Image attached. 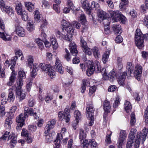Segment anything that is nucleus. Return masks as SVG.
<instances>
[{
	"label": "nucleus",
	"mask_w": 148,
	"mask_h": 148,
	"mask_svg": "<svg viewBox=\"0 0 148 148\" xmlns=\"http://www.w3.org/2000/svg\"><path fill=\"white\" fill-rule=\"evenodd\" d=\"M55 67L59 73L61 74H62L63 73V68L62 67V65L59 66L58 65L57 66H55Z\"/></svg>",
	"instance_id": "obj_56"
},
{
	"label": "nucleus",
	"mask_w": 148,
	"mask_h": 148,
	"mask_svg": "<svg viewBox=\"0 0 148 148\" xmlns=\"http://www.w3.org/2000/svg\"><path fill=\"white\" fill-rule=\"evenodd\" d=\"M69 47L71 53L74 56H76L78 52L75 43L71 42L69 45Z\"/></svg>",
	"instance_id": "obj_22"
},
{
	"label": "nucleus",
	"mask_w": 148,
	"mask_h": 148,
	"mask_svg": "<svg viewBox=\"0 0 148 148\" xmlns=\"http://www.w3.org/2000/svg\"><path fill=\"white\" fill-rule=\"evenodd\" d=\"M0 38L5 41L10 40L11 38L10 36L6 33L4 31H0Z\"/></svg>",
	"instance_id": "obj_26"
},
{
	"label": "nucleus",
	"mask_w": 148,
	"mask_h": 148,
	"mask_svg": "<svg viewBox=\"0 0 148 148\" xmlns=\"http://www.w3.org/2000/svg\"><path fill=\"white\" fill-rule=\"evenodd\" d=\"M74 115L75 120L79 121L82 118L81 113L78 110H75L74 111Z\"/></svg>",
	"instance_id": "obj_41"
},
{
	"label": "nucleus",
	"mask_w": 148,
	"mask_h": 148,
	"mask_svg": "<svg viewBox=\"0 0 148 148\" xmlns=\"http://www.w3.org/2000/svg\"><path fill=\"white\" fill-rule=\"evenodd\" d=\"M95 64L96 65L97 69V72H101L103 77V78L105 80H108V77L107 75L106 69L105 68L101 69V66L99 62L97 61H95Z\"/></svg>",
	"instance_id": "obj_11"
},
{
	"label": "nucleus",
	"mask_w": 148,
	"mask_h": 148,
	"mask_svg": "<svg viewBox=\"0 0 148 148\" xmlns=\"http://www.w3.org/2000/svg\"><path fill=\"white\" fill-rule=\"evenodd\" d=\"M110 53V51L107 50L103 55L102 60L104 64L106 63L108 61Z\"/></svg>",
	"instance_id": "obj_30"
},
{
	"label": "nucleus",
	"mask_w": 148,
	"mask_h": 148,
	"mask_svg": "<svg viewBox=\"0 0 148 148\" xmlns=\"http://www.w3.org/2000/svg\"><path fill=\"white\" fill-rule=\"evenodd\" d=\"M58 116L60 119H64L66 122V116L63 113V112L60 111L58 113Z\"/></svg>",
	"instance_id": "obj_48"
},
{
	"label": "nucleus",
	"mask_w": 148,
	"mask_h": 148,
	"mask_svg": "<svg viewBox=\"0 0 148 148\" xmlns=\"http://www.w3.org/2000/svg\"><path fill=\"white\" fill-rule=\"evenodd\" d=\"M86 116H91L93 115L95 109L92 103H89L87 104L86 108Z\"/></svg>",
	"instance_id": "obj_15"
},
{
	"label": "nucleus",
	"mask_w": 148,
	"mask_h": 148,
	"mask_svg": "<svg viewBox=\"0 0 148 148\" xmlns=\"http://www.w3.org/2000/svg\"><path fill=\"white\" fill-rule=\"evenodd\" d=\"M106 23H103L104 25V28L105 33L106 34H108L110 33V28L109 25L110 21H109L106 22Z\"/></svg>",
	"instance_id": "obj_40"
},
{
	"label": "nucleus",
	"mask_w": 148,
	"mask_h": 148,
	"mask_svg": "<svg viewBox=\"0 0 148 148\" xmlns=\"http://www.w3.org/2000/svg\"><path fill=\"white\" fill-rule=\"evenodd\" d=\"M61 142L60 140L56 139L54 141V144L56 145V147H55L54 148H59L60 146Z\"/></svg>",
	"instance_id": "obj_64"
},
{
	"label": "nucleus",
	"mask_w": 148,
	"mask_h": 148,
	"mask_svg": "<svg viewBox=\"0 0 148 148\" xmlns=\"http://www.w3.org/2000/svg\"><path fill=\"white\" fill-rule=\"evenodd\" d=\"M148 34H145L144 35L139 29H137L135 33L134 38L135 43L138 48L141 49L144 46V38L147 37Z\"/></svg>",
	"instance_id": "obj_2"
},
{
	"label": "nucleus",
	"mask_w": 148,
	"mask_h": 148,
	"mask_svg": "<svg viewBox=\"0 0 148 148\" xmlns=\"http://www.w3.org/2000/svg\"><path fill=\"white\" fill-rule=\"evenodd\" d=\"M24 113L25 117L28 116L27 114H30L31 116H33L34 118L36 119H38V117L37 115V112H38L37 109L34 108L33 109L32 108H29L26 106L24 107Z\"/></svg>",
	"instance_id": "obj_10"
},
{
	"label": "nucleus",
	"mask_w": 148,
	"mask_h": 148,
	"mask_svg": "<svg viewBox=\"0 0 148 148\" xmlns=\"http://www.w3.org/2000/svg\"><path fill=\"white\" fill-rule=\"evenodd\" d=\"M69 108H66L64 111V112L63 113L66 116V122L67 123L69 121L70 118V115L69 113Z\"/></svg>",
	"instance_id": "obj_44"
},
{
	"label": "nucleus",
	"mask_w": 148,
	"mask_h": 148,
	"mask_svg": "<svg viewBox=\"0 0 148 148\" xmlns=\"http://www.w3.org/2000/svg\"><path fill=\"white\" fill-rule=\"evenodd\" d=\"M10 132H6L0 138L1 140H5L7 138L8 140H11V144L13 145L15 144L17 142V138L14 134H12L9 135Z\"/></svg>",
	"instance_id": "obj_8"
},
{
	"label": "nucleus",
	"mask_w": 148,
	"mask_h": 148,
	"mask_svg": "<svg viewBox=\"0 0 148 148\" xmlns=\"http://www.w3.org/2000/svg\"><path fill=\"white\" fill-rule=\"evenodd\" d=\"M80 45L82 49L87 47L86 42L83 38L82 36L80 37Z\"/></svg>",
	"instance_id": "obj_47"
},
{
	"label": "nucleus",
	"mask_w": 148,
	"mask_h": 148,
	"mask_svg": "<svg viewBox=\"0 0 148 148\" xmlns=\"http://www.w3.org/2000/svg\"><path fill=\"white\" fill-rule=\"evenodd\" d=\"M24 113L25 117L28 116L27 114H30L31 116H33L34 118L36 119H38V117L37 115V112H38L37 109L34 108L33 109L32 108H29L26 106L24 107Z\"/></svg>",
	"instance_id": "obj_9"
},
{
	"label": "nucleus",
	"mask_w": 148,
	"mask_h": 148,
	"mask_svg": "<svg viewBox=\"0 0 148 148\" xmlns=\"http://www.w3.org/2000/svg\"><path fill=\"white\" fill-rule=\"evenodd\" d=\"M23 79L18 78L17 79L16 83L17 85L18 86V89H21V86L23 85Z\"/></svg>",
	"instance_id": "obj_52"
},
{
	"label": "nucleus",
	"mask_w": 148,
	"mask_h": 148,
	"mask_svg": "<svg viewBox=\"0 0 148 148\" xmlns=\"http://www.w3.org/2000/svg\"><path fill=\"white\" fill-rule=\"evenodd\" d=\"M127 134L125 131L121 130L120 132L119 138L118 142V147L119 148H122L124 140L126 139Z\"/></svg>",
	"instance_id": "obj_13"
},
{
	"label": "nucleus",
	"mask_w": 148,
	"mask_h": 148,
	"mask_svg": "<svg viewBox=\"0 0 148 148\" xmlns=\"http://www.w3.org/2000/svg\"><path fill=\"white\" fill-rule=\"evenodd\" d=\"M62 30L64 32H66L67 33L72 35L74 31V29L72 26L71 24L66 26L62 28Z\"/></svg>",
	"instance_id": "obj_28"
},
{
	"label": "nucleus",
	"mask_w": 148,
	"mask_h": 148,
	"mask_svg": "<svg viewBox=\"0 0 148 148\" xmlns=\"http://www.w3.org/2000/svg\"><path fill=\"white\" fill-rule=\"evenodd\" d=\"M47 24V22L46 19H44L42 21V23L40 27V30L41 31L44 30L45 27Z\"/></svg>",
	"instance_id": "obj_55"
},
{
	"label": "nucleus",
	"mask_w": 148,
	"mask_h": 148,
	"mask_svg": "<svg viewBox=\"0 0 148 148\" xmlns=\"http://www.w3.org/2000/svg\"><path fill=\"white\" fill-rule=\"evenodd\" d=\"M109 13L111 17L114 20V21L117 22L119 21H121L123 23H124L126 21V18L124 16L121 15L119 11L110 10Z\"/></svg>",
	"instance_id": "obj_5"
},
{
	"label": "nucleus",
	"mask_w": 148,
	"mask_h": 148,
	"mask_svg": "<svg viewBox=\"0 0 148 148\" xmlns=\"http://www.w3.org/2000/svg\"><path fill=\"white\" fill-rule=\"evenodd\" d=\"M50 41L53 48L54 49H56L58 47V44L57 42L56 38L53 37H51L50 38Z\"/></svg>",
	"instance_id": "obj_38"
},
{
	"label": "nucleus",
	"mask_w": 148,
	"mask_h": 148,
	"mask_svg": "<svg viewBox=\"0 0 148 148\" xmlns=\"http://www.w3.org/2000/svg\"><path fill=\"white\" fill-rule=\"evenodd\" d=\"M81 145L82 148H88L89 142L85 138L83 140H80Z\"/></svg>",
	"instance_id": "obj_39"
},
{
	"label": "nucleus",
	"mask_w": 148,
	"mask_h": 148,
	"mask_svg": "<svg viewBox=\"0 0 148 148\" xmlns=\"http://www.w3.org/2000/svg\"><path fill=\"white\" fill-rule=\"evenodd\" d=\"M25 6L27 10L30 12H32L34 9V6L30 2H26L25 3Z\"/></svg>",
	"instance_id": "obj_31"
},
{
	"label": "nucleus",
	"mask_w": 148,
	"mask_h": 148,
	"mask_svg": "<svg viewBox=\"0 0 148 148\" xmlns=\"http://www.w3.org/2000/svg\"><path fill=\"white\" fill-rule=\"evenodd\" d=\"M67 6L70 9L72 10L73 13H75V12L77 11V10L75 9L74 5L71 0H68L67 1Z\"/></svg>",
	"instance_id": "obj_33"
},
{
	"label": "nucleus",
	"mask_w": 148,
	"mask_h": 148,
	"mask_svg": "<svg viewBox=\"0 0 148 148\" xmlns=\"http://www.w3.org/2000/svg\"><path fill=\"white\" fill-rule=\"evenodd\" d=\"M65 50L66 54L65 55L64 57L66 59V60L67 61H69L70 60L71 58V57L70 56V53L67 49L65 48Z\"/></svg>",
	"instance_id": "obj_58"
},
{
	"label": "nucleus",
	"mask_w": 148,
	"mask_h": 148,
	"mask_svg": "<svg viewBox=\"0 0 148 148\" xmlns=\"http://www.w3.org/2000/svg\"><path fill=\"white\" fill-rule=\"evenodd\" d=\"M93 54L96 58H98L100 56L99 49L97 47H94L92 49Z\"/></svg>",
	"instance_id": "obj_35"
},
{
	"label": "nucleus",
	"mask_w": 148,
	"mask_h": 148,
	"mask_svg": "<svg viewBox=\"0 0 148 148\" xmlns=\"http://www.w3.org/2000/svg\"><path fill=\"white\" fill-rule=\"evenodd\" d=\"M124 108L127 112H128L132 109L131 104L129 101H126L124 104Z\"/></svg>",
	"instance_id": "obj_37"
},
{
	"label": "nucleus",
	"mask_w": 148,
	"mask_h": 148,
	"mask_svg": "<svg viewBox=\"0 0 148 148\" xmlns=\"http://www.w3.org/2000/svg\"><path fill=\"white\" fill-rule=\"evenodd\" d=\"M91 6L92 8H95L96 10H99V4L95 1H93L92 2Z\"/></svg>",
	"instance_id": "obj_63"
},
{
	"label": "nucleus",
	"mask_w": 148,
	"mask_h": 148,
	"mask_svg": "<svg viewBox=\"0 0 148 148\" xmlns=\"http://www.w3.org/2000/svg\"><path fill=\"white\" fill-rule=\"evenodd\" d=\"M89 144H90L91 148H97V144L94 140H89Z\"/></svg>",
	"instance_id": "obj_50"
},
{
	"label": "nucleus",
	"mask_w": 148,
	"mask_h": 148,
	"mask_svg": "<svg viewBox=\"0 0 148 148\" xmlns=\"http://www.w3.org/2000/svg\"><path fill=\"white\" fill-rule=\"evenodd\" d=\"M127 73L125 72H123L121 75L116 76V78L117 79V81L119 84L121 85H124L125 84L124 81L125 79L126 75Z\"/></svg>",
	"instance_id": "obj_20"
},
{
	"label": "nucleus",
	"mask_w": 148,
	"mask_h": 148,
	"mask_svg": "<svg viewBox=\"0 0 148 148\" xmlns=\"http://www.w3.org/2000/svg\"><path fill=\"white\" fill-rule=\"evenodd\" d=\"M121 2L120 3L119 8L120 9H122L124 8V6L128 4V0H121Z\"/></svg>",
	"instance_id": "obj_53"
},
{
	"label": "nucleus",
	"mask_w": 148,
	"mask_h": 148,
	"mask_svg": "<svg viewBox=\"0 0 148 148\" xmlns=\"http://www.w3.org/2000/svg\"><path fill=\"white\" fill-rule=\"evenodd\" d=\"M103 106L104 110L107 112H109L110 108L109 102L107 100H105L104 102Z\"/></svg>",
	"instance_id": "obj_36"
},
{
	"label": "nucleus",
	"mask_w": 148,
	"mask_h": 148,
	"mask_svg": "<svg viewBox=\"0 0 148 148\" xmlns=\"http://www.w3.org/2000/svg\"><path fill=\"white\" fill-rule=\"evenodd\" d=\"M22 16V18L23 20L26 21L28 18V16L27 13L25 11H23L21 13V14H20Z\"/></svg>",
	"instance_id": "obj_54"
},
{
	"label": "nucleus",
	"mask_w": 148,
	"mask_h": 148,
	"mask_svg": "<svg viewBox=\"0 0 148 148\" xmlns=\"http://www.w3.org/2000/svg\"><path fill=\"white\" fill-rule=\"evenodd\" d=\"M26 118L27 117L25 116V113L24 114H20L16 119V121L17 123V125L22 127L24 124V122Z\"/></svg>",
	"instance_id": "obj_17"
},
{
	"label": "nucleus",
	"mask_w": 148,
	"mask_h": 148,
	"mask_svg": "<svg viewBox=\"0 0 148 148\" xmlns=\"http://www.w3.org/2000/svg\"><path fill=\"white\" fill-rule=\"evenodd\" d=\"M34 18L38 20L39 19L40 17V14L38 10H36L34 12Z\"/></svg>",
	"instance_id": "obj_61"
},
{
	"label": "nucleus",
	"mask_w": 148,
	"mask_h": 148,
	"mask_svg": "<svg viewBox=\"0 0 148 148\" xmlns=\"http://www.w3.org/2000/svg\"><path fill=\"white\" fill-rule=\"evenodd\" d=\"M16 95L19 98L20 101H21L24 99L26 96L25 93L23 92L21 89H16Z\"/></svg>",
	"instance_id": "obj_23"
},
{
	"label": "nucleus",
	"mask_w": 148,
	"mask_h": 148,
	"mask_svg": "<svg viewBox=\"0 0 148 148\" xmlns=\"http://www.w3.org/2000/svg\"><path fill=\"white\" fill-rule=\"evenodd\" d=\"M81 3L82 5V7L84 9L88 10L89 14L90 13V6L88 3V2L87 0H81Z\"/></svg>",
	"instance_id": "obj_27"
},
{
	"label": "nucleus",
	"mask_w": 148,
	"mask_h": 148,
	"mask_svg": "<svg viewBox=\"0 0 148 148\" xmlns=\"http://www.w3.org/2000/svg\"><path fill=\"white\" fill-rule=\"evenodd\" d=\"M88 64L89 65L86 71V74L88 76H90L93 74L96 68H97L96 65L92 61H89Z\"/></svg>",
	"instance_id": "obj_14"
},
{
	"label": "nucleus",
	"mask_w": 148,
	"mask_h": 148,
	"mask_svg": "<svg viewBox=\"0 0 148 148\" xmlns=\"http://www.w3.org/2000/svg\"><path fill=\"white\" fill-rule=\"evenodd\" d=\"M18 77L22 79L26 78V75L25 72L23 70H20L18 73Z\"/></svg>",
	"instance_id": "obj_45"
},
{
	"label": "nucleus",
	"mask_w": 148,
	"mask_h": 148,
	"mask_svg": "<svg viewBox=\"0 0 148 148\" xmlns=\"http://www.w3.org/2000/svg\"><path fill=\"white\" fill-rule=\"evenodd\" d=\"M16 32L19 37H23L25 35V33L24 29L21 26H17L16 28Z\"/></svg>",
	"instance_id": "obj_21"
},
{
	"label": "nucleus",
	"mask_w": 148,
	"mask_h": 148,
	"mask_svg": "<svg viewBox=\"0 0 148 148\" xmlns=\"http://www.w3.org/2000/svg\"><path fill=\"white\" fill-rule=\"evenodd\" d=\"M27 60L28 66L31 69L32 68L31 72V76L34 77L36 75V72L38 70V65L35 63L34 64V60L32 56H28L27 57Z\"/></svg>",
	"instance_id": "obj_4"
},
{
	"label": "nucleus",
	"mask_w": 148,
	"mask_h": 148,
	"mask_svg": "<svg viewBox=\"0 0 148 148\" xmlns=\"http://www.w3.org/2000/svg\"><path fill=\"white\" fill-rule=\"evenodd\" d=\"M136 132L137 130L135 129H131L129 136L128 141L127 143V148H131L133 145L134 148L135 141L136 139V138L135 139H134L135 138V134L136 133Z\"/></svg>",
	"instance_id": "obj_7"
},
{
	"label": "nucleus",
	"mask_w": 148,
	"mask_h": 148,
	"mask_svg": "<svg viewBox=\"0 0 148 148\" xmlns=\"http://www.w3.org/2000/svg\"><path fill=\"white\" fill-rule=\"evenodd\" d=\"M16 74L15 73V71H12V72L11 74V76L10 77L9 80L12 81L14 82L16 79Z\"/></svg>",
	"instance_id": "obj_57"
},
{
	"label": "nucleus",
	"mask_w": 148,
	"mask_h": 148,
	"mask_svg": "<svg viewBox=\"0 0 148 148\" xmlns=\"http://www.w3.org/2000/svg\"><path fill=\"white\" fill-rule=\"evenodd\" d=\"M126 70L127 72V75L131 76V74L134 73L135 77L138 81L140 79L142 73V67L139 64H137L135 66V70L134 71V67L131 63L128 62L126 66Z\"/></svg>",
	"instance_id": "obj_1"
},
{
	"label": "nucleus",
	"mask_w": 148,
	"mask_h": 148,
	"mask_svg": "<svg viewBox=\"0 0 148 148\" xmlns=\"http://www.w3.org/2000/svg\"><path fill=\"white\" fill-rule=\"evenodd\" d=\"M122 58L119 57H118L117 59V64L119 68V69L121 70L123 67L122 63Z\"/></svg>",
	"instance_id": "obj_46"
},
{
	"label": "nucleus",
	"mask_w": 148,
	"mask_h": 148,
	"mask_svg": "<svg viewBox=\"0 0 148 148\" xmlns=\"http://www.w3.org/2000/svg\"><path fill=\"white\" fill-rule=\"evenodd\" d=\"M12 88L9 90V93L8 95V99L11 102H13L15 99V95L14 93V88H15L14 86H12Z\"/></svg>",
	"instance_id": "obj_24"
},
{
	"label": "nucleus",
	"mask_w": 148,
	"mask_h": 148,
	"mask_svg": "<svg viewBox=\"0 0 148 148\" xmlns=\"http://www.w3.org/2000/svg\"><path fill=\"white\" fill-rule=\"evenodd\" d=\"M130 125L132 126H133L135 125L136 122L135 115L134 112H132L130 115Z\"/></svg>",
	"instance_id": "obj_43"
},
{
	"label": "nucleus",
	"mask_w": 148,
	"mask_h": 148,
	"mask_svg": "<svg viewBox=\"0 0 148 148\" xmlns=\"http://www.w3.org/2000/svg\"><path fill=\"white\" fill-rule=\"evenodd\" d=\"M83 51L86 54L88 55H91L92 53V49H90L87 46L82 49Z\"/></svg>",
	"instance_id": "obj_49"
},
{
	"label": "nucleus",
	"mask_w": 148,
	"mask_h": 148,
	"mask_svg": "<svg viewBox=\"0 0 148 148\" xmlns=\"http://www.w3.org/2000/svg\"><path fill=\"white\" fill-rule=\"evenodd\" d=\"M0 5L1 8L3 11L5 12L10 16L13 14V9L10 6L5 5L4 3V1L3 0L0 1Z\"/></svg>",
	"instance_id": "obj_12"
},
{
	"label": "nucleus",
	"mask_w": 148,
	"mask_h": 148,
	"mask_svg": "<svg viewBox=\"0 0 148 148\" xmlns=\"http://www.w3.org/2000/svg\"><path fill=\"white\" fill-rule=\"evenodd\" d=\"M69 134L67 131L65 127L62 128L60 134H58L57 135L56 139L58 140H60L63 138V137L66 136H68Z\"/></svg>",
	"instance_id": "obj_19"
},
{
	"label": "nucleus",
	"mask_w": 148,
	"mask_h": 148,
	"mask_svg": "<svg viewBox=\"0 0 148 148\" xmlns=\"http://www.w3.org/2000/svg\"><path fill=\"white\" fill-rule=\"evenodd\" d=\"M112 134V133L111 132L109 134H108L106 135V142L107 144H110L111 143V141L110 139V136Z\"/></svg>",
	"instance_id": "obj_62"
},
{
	"label": "nucleus",
	"mask_w": 148,
	"mask_h": 148,
	"mask_svg": "<svg viewBox=\"0 0 148 148\" xmlns=\"http://www.w3.org/2000/svg\"><path fill=\"white\" fill-rule=\"evenodd\" d=\"M72 35L71 34L69 35H64V37H63L62 39L69 41H71L72 39Z\"/></svg>",
	"instance_id": "obj_60"
},
{
	"label": "nucleus",
	"mask_w": 148,
	"mask_h": 148,
	"mask_svg": "<svg viewBox=\"0 0 148 148\" xmlns=\"http://www.w3.org/2000/svg\"><path fill=\"white\" fill-rule=\"evenodd\" d=\"M112 27L115 34H120L122 32L121 25L116 23H114L112 25Z\"/></svg>",
	"instance_id": "obj_25"
},
{
	"label": "nucleus",
	"mask_w": 148,
	"mask_h": 148,
	"mask_svg": "<svg viewBox=\"0 0 148 148\" xmlns=\"http://www.w3.org/2000/svg\"><path fill=\"white\" fill-rule=\"evenodd\" d=\"M16 10L18 15L21 14L22 12L25 10L23 9L22 4L19 2H18L16 3Z\"/></svg>",
	"instance_id": "obj_29"
},
{
	"label": "nucleus",
	"mask_w": 148,
	"mask_h": 148,
	"mask_svg": "<svg viewBox=\"0 0 148 148\" xmlns=\"http://www.w3.org/2000/svg\"><path fill=\"white\" fill-rule=\"evenodd\" d=\"M96 90V87L95 86H92L90 88L89 92V95L91 96L94 93Z\"/></svg>",
	"instance_id": "obj_59"
},
{
	"label": "nucleus",
	"mask_w": 148,
	"mask_h": 148,
	"mask_svg": "<svg viewBox=\"0 0 148 148\" xmlns=\"http://www.w3.org/2000/svg\"><path fill=\"white\" fill-rule=\"evenodd\" d=\"M142 133H138L136 137V140L135 141L134 148H138L140 141L143 143L145 140L147 134L148 133V129L145 128L142 131Z\"/></svg>",
	"instance_id": "obj_3"
},
{
	"label": "nucleus",
	"mask_w": 148,
	"mask_h": 148,
	"mask_svg": "<svg viewBox=\"0 0 148 148\" xmlns=\"http://www.w3.org/2000/svg\"><path fill=\"white\" fill-rule=\"evenodd\" d=\"M27 30L32 32L34 29V26L30 22L27 23Z\"/></svg>",
	"instance_id": "obj_51"
},
{
	"label": "nucleus",
	"mask_w": 148,
	"mask_h": 148,
	"mask_svg": "<svg viewBox=\"0 0 148 148\" xmlns=\"http://www.w3.org/2000/svg\"><path fill=\"white\" fill-rule=\"evenodd\" d=\"M56 123V121L55 119H53L50 121H49L45 127V133L46 134L48 133L51 129L53 128Z\"/></svg>",
	"instance_id": "obj_16"
},
{
	"label": "nucleus",
	"mask_w": 148,
	"mask_h": 148,
	"mask_svg": "<svg viewBox=\"0 0 148 148\" xmlns=\"http://www.w3.org/2000/svg\"><path fill=\"white\" fill-rule=\"evenodd\" d=\"M98 17L100 20H102L103 23H106L109 21L107 19L108 16L106 13L102 10H99L98 11Z\"/></svg>",
	"instance_id": "obj_18"
},
{
	"label": "nucleus",
	"mask_w": 148,
	"mask_h": 148,
	"mask_svg": "<svg viewBox=\"0 0 148 148\" xmlns=\"http://www.w3.org/2000/svg\"><path fill=\"white\" fill-rule=\"evenodd\" d=\"M12 123V119L8 117L5 121V126L6 127L7 129H9L10 128L11 125Z\"/></svg>",
	"instance_id": "obj_34"
},
{
	"label": "nucleus",
	"mask_w": 148,
	"mask_h": 148,
	"mask_svg": "<svg viewBox=\"0 0 148 148\" xmlns=\"http://www.w3.org/2000/svg\"><path fill=\"white\" fill-rule=\"evenodd\" d=\"M39 67L42 71L48 73V75L51 78L55 77V72L53 70V68L51 65L41 63L39 65Z\"/></svg>",
	"instance_id": "obj_6"
},
{
	"label": "nucleus",
	"mask_w": 148,
	"mask_h": 148,
	"mask_svg": "<svg viewBox=\"0 0 148 148\" xmlns=\"http://www.w3.org/2000/svg\"><path fill=\"white\" fill-rule=\"evenodd\" d=\"M86 131H84L82 129L80 128L79 130V137L80 140L85 139L86 136Z\"/></svg>",
	"instance_id": "obj_32"
},
{
	"label": "nucleus",
	"mask_w": 148,
	"mask_h": 148,
	"mask_svg": "<svg viewBox=\"0 0 148 148\" xmlns=\"http://www.w3.org/2000/svg\"><path fill=\"white\" fill-rule=\"evenodd\" d=\"M116 73L114 71L112 70L108 75V79H110L111 81H112L114 78L116 77V76H118V75H116Z\"/></svg>",
	"instance_id": "obj_42"
}]
</instances>
